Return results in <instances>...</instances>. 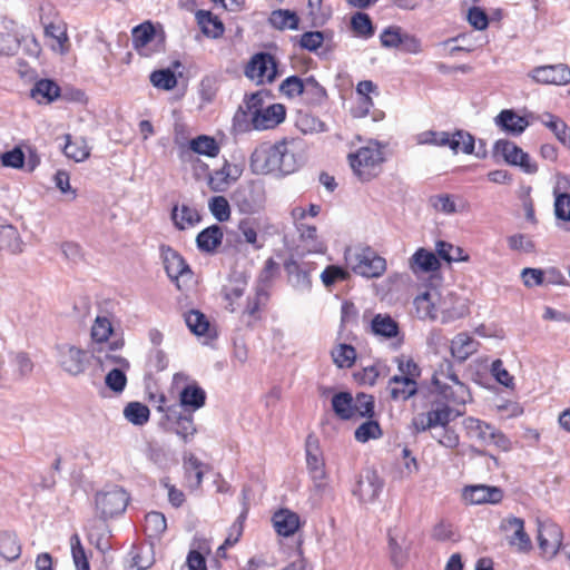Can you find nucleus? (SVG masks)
<instances>
[{
    "mask_svg": "<svg viewBox=\"0 0 570 570\" xmlns=\"http://www.w3.org/2000/svg\"><path fill=\"white\" fill-rule=\"evenodd\" d=\"M124 416L134 425H145L150 416L149 407L140 402H129L124 409Z\"/></svg>",
    "mask_w": 570,
    "mask_h": 570,
    "instance_id": "obj_43",
    "label": "nucleus"
},
{
    "mask_svg": "<svg viewBox=\"0 0 570 570\" xmlns=\"http://www.w3.org/2000/svg\"><path fill=\"white\" fill-rule=\"evenodd\" d=\"M532 78L544 85H568L570 83V67L566 63L540 66L533 69Z\"/></svg>",
    "mask_w": 570,
    "mask_h": 570,
    "instance_id": "obj_16",
    "label": "nucleus"
},
{
    "mask_svg": "<svg viewBox=\"0 0 570 570\" xmlns=\"http://www.w3.org/2000/svg\"><path fill=\"white\" fill-rule=\"evenodd\" d=\"M245 291L246 282H235L223 288V296L227 302L226 308L229 312L235 313L240 307L238 301L244 296Z\"/></svg>",
    "mask_w": 570,
    "mask_h": 570,
    "instance_id": "obj_48",
    "label": "nucleus"
},
{
    "mask_svg": "<svg viewBox=\"0 0 570 570\" xmlns=\"http://www.w3.org/2000/svg\"><path fill=\"white\" fill-rule=\"evenodd\" d=\"M554 215L557 219L570 222V194L559 193L556 194L554 199Z\"/></svg>",
    "mask_w": 570,
    "mask_h": 570,
    "instance_id": "obj_64",
    "label": "nucleus"
},
{
    "mask_svg": "<svg viewBox=\"0 0 570 570\" xmlns=\"http://www.w3.org/2000/svg\"><path fill=\"white\" fill-rule=\"evenodd\" d=\"M296 127L303 134H318L327 130L325 122L311 114H301L296 120Z\"/></svg>",
    "mask_w": 570,
    "mask_h": 570,
    "instance_id": "obj_54",
    "label": "nucleus"
},
{
    "mask_svg": "<svg viewBox=\"0 0 570 570\" xmlns=\"http://www.w3.org/2000/svg\"><path fill=\"white\" fill-rule=\"evenodd\" d=\"M462 425L466 436L478 441L481 445H494L504 452L512 448L510 439L485 421L468 416L463 420Z\"/></svg>",
    "mask_w": 570,
    "mask_h": 570,
    "instance_id": "obj_3",
    "label": "nucleus"
},
{
    "mask_svg": "<svg viewBox=\"0 0 570 570\" xmlns=\"http://www.w3.org/2000/svg\"><path fill=\"white\" fill-rule=\"evenodd\" d=\"M522 151L523 150L517 144L508 139H499L493 146V156H501L510 166L514 165L519 158V154H522Z\"/></svg>",
    "mask_w": 570,
    "mask_h": 570,
    "instance_id": "obj_44",
    "label": "nucleus"
},
{
    "mask_svg": "<svg viewBox=\"0 0 570 570\" xmlns=\"http://www.w3.org/2000/svg\"><path fill=\"white\" fill-rule=\"evenodd\" d=\"M118 348L117 343H105L98 348L92 351V357L100 364L101 367H106L110 364L121 366L125 368L130 367V363L127 358L115 354L114 352Z\"/></svg>",
    "mask_w": 570,
    "mask_h": 570,
    "instance_id": "obj_30",
    "label": "nucleus"
},
{
    "mask_svg": "<svg viewBox=\"0 0 570 570\" xmlns=\"http://www.w3.org/2000/svg\"><path fill=\"white\" fill-rule=\"evenodd\" d=\"M413 305L415 308V314L420 320H435L436 318V308L434 303L431 299V294L429 292H424L421 295H417Z\"/></svg>",
    "mask_w": 570,
    "mask_h": 570,
    "instance_id": "obj_51",
    "label": "nucleus"
},
{
    "mask_svg": "<svg viewBox=\"0 0 570 570\" xmlns=\"http://www.w3.org/2000/svg\"><path fill=\"white\" fill-rule=\"evenodd\" d=\"M436 255L439 259H443L451 264L453 262H468L469 255L464 250L445 240H438L435 244Z\"/></svg>",
    "mask_w": 570,
    "mask_h": 570,
    "instance_id": "obj_41",
    "label": "nucleus"
},
{
    "mask_svg": "<svg viewBox=\"0 0 570 570\" xmlns=\"http://www.w3.org/2000/svg\"><path fill=\"white\" fill-rule=\"evenodd\" d=\"M459 415H462V412L456 411L454 413L449 404H436L435 407L428 411L426 426H449V423Z\"/></svg>",
    "mask_w": 570,
    "mask_h": 570,
    "instance_id": "obj_36",
    "label": "nucleus"
},
{
    "mask_svg": "<svg viewBox=\"0 0 570 570\" xmlns=\"http://www.w3.org/2000/svg\"><path fill=\"white\" fill-rule=\"evenodd\" d=\"M189 149L197 155L206 156V157H217L220 147L216 139L212 136L199 135L196 138L189 140Z\"/></svg>",
    "mask_w": 570,
    "mask_h": 570,
    "instance_id": "obj_38",
    "label": "nucleus"
},
{
    "mask_svg": "<svg viewBox=\"0 0 570 570\" xmlns=\"http://www.w3.org/2000/svg\"><path fill=\"white\" fill-rule=\"evenodd\" d=\"M383 159V153L379 144L372 141L348 155L354 174L363 181H367L376 175L375 170Z\"/></svg>",
    "mask_w": 570,
    "mask_h": 570,
    "instance_id": "obj_4",
    "label": "nucleus"
},
{
    "mask_svg": "<svg viewBox=\"0 0 570 570\" xmlns=\"http://www.w3.org/2000/svg\"><path fill=\"white\" fill-rule=\"evenodd\" d=\"M223 230L219 225H212L200 233L196 237V245L200 252L213 253L223 242Z\"/></svg>",
    "mask_w": 570,
    "mask_h": 570,
    "instance_id": "obj_33",
    "label": "nucleus"
},
{
    "mask_svg": "<svg viewBox=\"0 0 570 570\" xmlns=\"http://www.w3.org/2000/svg\"><path fill=\"white\" fill-rule=\"evenodd\" d=\"M234 199L242 213H258L266 203L265 186L262 181L252 180L235 191Z\"/></svg>",
    "mask_w": 570,
    "mask_h": 570,
    "instance_id": "obj_9",
    "label": "nucleus"
},
{
    "mask_svg": "<svg viewBox=\"0 0 570 570\" xmlns=\"http://www.w3.org/2000/svg\"><path fill=\"white\" fill-rule=\"evenodd\" d=\"M206 397L205 390L197 382L193 381L181 389L179 392V403L176 404L180 406V410L194 413L205 405Z\"/></svg>",
    "mask_w": 570,
    "mask_h": 570,
    "instance_id": "obj_20",
    "label": "nucleus"
},
{
    "mask_svg": "<svg viewBox=\"0 0 570 570\" xmlns=\"http://www.w3.org/2000/svg\"><path fill=\"white\" fill-rule=\"evenodd\" d=\"M432 383L436 386L440 395L450 404L464 405L471 399L469 387L463 382L448 383L438 379V375H433Z\"/></svg>",
    "mask_w": 570,
    "mask_h": 570,
    "instance_id": "obj_18",
    "label": "nucleus"
},
{
    "mask_svg": "<svg viewBox=\"0 0 570 570\" xmlns=\"http://www.w3.org/2000/svg\"><path fill=\"white\" fill-rule=\"evenodd\" d=\"M160 257L167 276L175 283L179 291L188 287L193 278V272L183 256L168 245H160Z\"/></svg>",
    "mask_w": 570,
    "mask_h": 570,
    "instance_id": "obj_6",
    "label": "nucleus"
},
{
    "mask_svg": "<svg viewBox=\"0 0 570 570\" xmlns=\"http://www.w3.org/2000/svg\"><path fill=\"white\" fill-rule=\"evenodd\" d=\"M30 96L40 104H50L61 96V88L52 79H40L33 85Z\"/></svg>",
    "mask_w": 570,
    "mask_h": 570,
    "instance_id": "obj_32",
    "label": "nucleus"
},
{
    "mask_svg": "<svg viewBox=\"0 0 570 570\" xmlns=\"http://www.w3.org/2000/svg\"><path fill=\"white\" fill-rule=\"evenodd\" d=\"M373 335L384 340H391L400 334L399 323L386 313H379L373 316L370 323Z\"/></svg>",
    "mask_w": 570,
    "mask_h": 570,
    "instance_id": "obj_24",
    "label": "nucleus"
},
{
    "mask_svg": "<svg viewBox=\"0 0 570 570\" xmlns=\"http://www.w3.org/2000/svg\"><path fill=\"white\" fill-rule=\"evenodd\" d=\"M561 528L552 521H542L538 525V543L539 549L548 559L553 558L562 544Z\"/></svg>",
    "mask_w": 570,
    "mask_h": 570,
    "instance_id": "obj_13",
    "label": "nucleus"
},
{
    "mask_svg": "<svg viewBox=\"0 0 570 570\" xmlns=\"http://www.w3.org/2000/svg\"><path fill=\"white\" fill-rule=\"evenodd\" d=\"M129 499V494L122 488L114 485L96 493V510L101 519L107 520L124 513Z\"/></svg>",
    "mask_w": 570,
    "mask_h": 570,
    "instance_id": "obj_7",
    "label": "nucleus"
},
{
    "mask_svg": "<svg viewBox=\"0 0 570 570\" xmlns=\"http://www.w3.org/2000/svg\"><path fill=\"white\" fill-rule=\"evenodd\" d=\"M296 227L299 232L301 239L306 244L308 252L324 253L325 247L323 243L318 240L317 229L315 226L298 223Z\"/></svg>",
    "mask_w": 570,
    "mask_h": 570,
    "instance_id": "obj_46",
    "label": "nucleus"
},
{
    "mask_svg": "<svg viewBox=\"0 0 570 570\" xmlns=\"http://www.w3.org/2000/svg\"><path fill=\"white\" fill-rule=\"evenodd\" d=\"M286 108L282 104H273L255 110L252 115V127L256 130L272 129L285 120Z\"/></svg>",
    "mask_w": 570,
    "mask_h": 570,
    "instance_id": "obj_15",
    "label": "nucleus"
},
{
    "mask_svg": "<svg viewBox=\"0 0 570 570\" xmlns=\"http://www.w3.org/2000/svg\"><path fill=\"white\" fill-rule=\"evenodd\" d=\"M384 482L373 469H365L358 476L353 494L364 503L374 502L383 490Z\"/></svg>",
    "mask_w": 570,
    "mask_h": 570,
    "instance_id": "obj_14",
    "label": "nucleus"
},
{
    "mask_svg": "<svg viewBox=\"0 0 570 570\" xmlns=\"http://www.w3.org/2000/svg\"><path fill=\"white\" fill-rule=\"evenodd\" d=\"M111 333L112 326L110 321L105 316H97L91 328V336L94 341L98 344H105Z\"/></svg>",
    "mask_w": 570,
    "mask_h": 570,
    "instance_id": "obj_61",
    "label": "nucleus"
},
{
    "mask_svg": "<svg viewBox=\"0 0 570 570\" xmlns=\"http://www.w3.org/2000/svg\"><path fill=\"white\" fill-rule=\"evenodd\" d=\"M268 297V291L263 284H258L255 288V294L247 297L243 316L248 317V325L261 320V307L266 304Z\"/></svg>",
    "mask_w": 570,
    "mask_h": 570,
    "instance_id": "obj_27",
    "label": "nucleus"
},
{
    "mask_svg": "<svg viewBox=\"0 0 570 570\" xmlns=\"http://www.w3.org/2000/svg\"><path fill=\"white\" fill-rule=\"evenodd\" d=\"M507 242L509 248L515 252L530 254L535 250L533 240L525 234L517 233L510 235L508 236Z\"/></svg>",
    "mask_w": 570,
    "mask_h": 570,
    "instance_id": "obj_62",
    "label": "nucleus"
},
{
    "mask_svg": "<svg viewBox=\"0 0 570 570\" xmlns=\"http://www.w3.org/2000/svg\"><path fill=\"white\" fill-rule=\"evenodd\" d=\"M45 36L51 40L50 47L53 51L65 53L68 51L67 26L63 21H51L45 24Z\"/></svg>",
    "mask_w": 570,
    "mask_h": 570,
    "instance_id": "obj_26",
    "label": "nucleus"
},
{
    "mask_svg": "<svg viewBox=\"0 0 570 570\" xmlns=\"http://www.w3.org/2000/svg\"><path fill=\"white\" fill-rule=\"evenodd\" d=\"M354 404V397L352 393L343 391L337 392L332 397V409L337 417L341 420L353 419L352 405Z\"/></svg>",
    "mask_w": 570,
    "mask_h": 570,
    "instance_id": "obj_39",
    "label": "nucleus"
},
{
    "mask_svg": "<svg viewBox=\"0 0 570 570\" xmlns=\"http://www.w3.org/2000/svg\"><path fill=\"white\" fill-rule=\"evenodd\" d=\"M305 79L296 75L286 77L279 85V92L288 98L295 99L303 96V89H305Z\"/></svg>",
    "mask_w": 570,
    "mask_h": 570,
    "instance_id": "obj_55",
    "label": "nucleus"
},
{
    "mask_svg": "<svg viewBox=\"0 0 570 570\" xmlns=\"http://www.w3.org/2000/svg\"><path fill=\"white\" fill-rule=\"evenodd\" d=\"M382 435V430L377 421L368 419L362 423L354 433L356 441L365 443L373 439H379Z\"/></svg>",
    "mask_w": 570,
    "mask_h": 570,
    "instance_id": "obj_58",
    "label": "nucleus"
},
{
    "mask_svg": "<svg viewBox=\"0 0 570 570\" xmlns=\"http://www.w3.org/2000/svg\"><path fill=\"white\" fill-rule=\"evenodd\" d=\"M539 120L553 132L563 147L570 149V127L560 117L544 112L539 117Z\"/></svg>",
    "mask_w": 570,
    "mask_h": 570,
    "instance_id": "obj_29",
    "label": "nucleus"
},
{
    "mask_svg": "<svg viewBox=\"0 0 570 570\" xmlns=\"http://www.w3.org/2000/svg\"><path fill=\"white\" fill-rule=\"evenodd\" d=\"M58 363L71 376L82 374L89 363L88 353L75 345L63 344L57 347Z\"/></svg>",
    "mask_w": 570,
    "mask_h": 570,
    "instance_id": "obj_11",
    "label": "nucleus"
},
{
    "mask_svg": "<svg viewBox=\"0 0 570 570\" xmlns=\"http://www.w3.org/2000/svg\"><path fill=\"white\" fill-rule=\"evenodd\" d=\"M212 215L220 223L230 218V206L224 196H214L208 202Z\"/></svg>",
    "mask_w": 570,
    "mask_h": 570,
    "instance_id": "obj_60",
    "label": "nucleus"
},
{
    "mask_svg": "<svg viewBox=\"0 0 570 570\" xmlns=\"http://www.w3.org/2000/svg\"><path fill=\"white\" fill-rule=\"evenodd\" d=\"M167 411L168 414L161 416L160 426L166 431L175 433L185 443L190 441L197 432L194 423V413L180 410V406L176 403L170 404V409Z\"/></svg>",
    "mask_w": 570,
    "mask_h": 570,
    "instance_id": "obj_8",
    "label": "nucleus"
},
{
    "mask_svg": "<svg viewBox=\"0 0 570 570\" xmlns=\"http://www.w3.org/2000/svg\"><path fill=\"white\" fill-rule=\"evenodd\" d=\"M271 24L279 30L298 28L299 19L294 11L287 9L274 10L269 17Z\"/></svg>",
    "mask_w": 570,
    "mask_h": 570,
    "instance_id": "obj_42",
    "label": "nucleus"
},
{
    "mask_svg": "<svg viewBox=\"0 0 570 570\" xmlns=\"http://www.w3.org/2000/svg\"><path fill=\"white\" fill-rule=\"evenodd\" d=\"M351 27L356 37L365 40L372 38L375 32L373 22L365 12H356L351 19Z\"/></svg>",
    "mask_w": 570,
    "mask_h": 570,
    "instance_id": "obj_49",
    "label": "nucleus"
},
{
    "mask_svg": "<svg viewBox=\"0 0 570 570\" xmlns=\"http://www.w3.org/2000/svg\"><path fill=\"white\" fill-rule=\"evenodd\" d=\"M272 520L276 532L283 537L293 535L299 527L298 514L288 509L275 512Z\"/></svg>",
    "mask_w": 570,
    "mask_h": 570,
    "instance_id": "obj_28",
    "label": "nucleus"
},
{
    "mask_svg": "<svg viewBox=\"0 0 570 570\" xmlns=\"http://www.w3.org/2000/svg\"><path fill=\"white\" fill-rule=\"evenodd\" d=\"M409 268L415 276L438 272L441 263L436 254L424 247L417 248L409 259Z\"/></svg>",
    "mask_w": 570,
    "mask_h": 570,
    "instance_id": "obj_17",
    "label": "nucleus"
},
{
    "mask_svg": "<svg viewBox=\"0 0 570 570\" xmlns=\"http://www.w3.org/2000/svg\"><path fill=\"white\" fill-rule=\"evenodd\" d=\"M66 144L63 146V153L68 158L76 161H83L90 155V150L83 140L71 141V136L66 135Z\"/></svg>",
    "mask_w": 570,
    "mask_h": 570,
    "instance_id": "obj_57",
    "label": "nucleus"
},
{
    "mask_svg": "<svg viewBox=\"0 0 570 570\" xmlns=\"http://www.w3.org/2000/svg\"><path fill=\"white\" fill-rule=\"evenodd\" d=\"M284 269L288 277V283L294 291L306 294L312 291L311 273L315 269L314 263L298 262L289 258L284 263Z\"/></svg>",
    "mask_w": 570,
    "mask_h": 570,
    "instance_id": "obj_12",
    "label": "nucleus"
},
{
    "mask_svg": "<svg viewBox=\"0 0 570 570\" xmlns=\"http://www.w3.org/2000/svg\"><path fill=\"white\" fill-rule=\"evenodd\" d=\"M127 370L128 368L121 366L110 370L105 377L106 386L117 394L121 393L127 385Z\"/></svg>",
    "mask_w": 570,
    "mask_h": 570,
    "instance_id": "obj_56",
    "label": "nucleus"
},
{
    "mask_svg": "<svg viewBox=\"0 0 570 570\" xmlns=\"http://www.w3.org/2000/svg\"><path fill=\"white\" fill-rule=\"evenodd\" d=\"M131 36L134 48L141 51L155 38L154 24L145 21L132 29Z\"/></svg>",
    "mask_w": 570,
    "mask_h": 570,
    "instance_id": "obj_47",
    "label": "nucleus"
},
{
    "mask_svg": "<svg viewBox=\"0 0 570 570\" xmlns=\"http://www.w3.org/2000/svg\"><path fill=\"white\" fill-rule=\"evenodd\" d=\"M494 121L498 127L512 136L521 135L529 126V121L512 109L502 110Z\"/></svg>",
    "mask_w": 570,
    "mask_h": 570,
    "instance_id": "obj_23",
    "label": "nucleus"
},
{
    "mask_svg": "<svg viewBox=\"0 0 570 570\" xmlns=\"http://www.w3.org/2000/svg\"><path fill=\"white\" fill-rule=\"evenodd\" d=\"M502 528L513 530V534L509 537V544L515 547L519 552H529L532 549L531 539L524 531V521L518 517H509L503 520Z\"/></svg>",
    "mask_w": 570,
    "mask_h": 570,
    "instance_id": "obj_21",
    "label": "nucleus"
},
{
    "mask_svg": "<svg viewBox=\"0 0 570 570\" xmlns=\"http://www.w3.org/2000/svg\"><path fill=\"white\" fill-rule=\"evenodd\" d=\"M167 529L165 515L158 511L148 512L145 517V531L150 538H159Z\"/></svg>",
    "mask_w": 570,
    "mask_h": 570,
    "instance_id": "obj_52",
    "label": "nucleus"
},
{
    "mask_svg": "<svg viewBox=\"0 0 570 570\" xmlns=\"http://www.w3.org/2000/svg\"><path fill=\"white\" fill-rule=\"evenodd\" d=\"M21 548L17 539L10 534L0 537V554L8 561H13L19 558Z\"/></svg>",
    "mask_w": 570,
    "mask_h": 570,
    "instance_id": "obj_63",
    "label": "nucleus"
},
{
    "mask_svg": "<svg viewBox=\"0 0 570 570\" xmlns=\"http://www.w3.org/2000/svg\"><path fill=\"white\" fill-rule=\"evenodd\" d=\"M0 249L8 250L12 254L21 253L23 243L18 229L10 225H0Z\"/></svg>",
    "mask_w": 570,
    "mask_h": 570,
    "instance_id": "obj_37",
    "label": "nucleus"
},
{
    "mask_svg": "<svg viewBox=\"0 0 570 570\" xmlns=\"http://www.w3.org/2000/svg\"><path fill=\"white\" fill-rule=\"evenodd\" d=\"M196 19L205 36L213 39L223 36L225 31L224 24L218 17L214 16L210 11L198 10L196 12Z\"/></svg>",
    "mask_w": 570,
    "mask_h": 570,
    "instance_id": "obj_35",
    "label": "nucleus"
},
{
    "mask_svg": "<svg viewBox=\"0 0 570 570\" xmlns=\"http://www.w3.org/2000/svg\"><path fill=\"white\" fill-rule=\"evenodd\" d=\"M480 343L468 333H459L451 341V354L460 363L478 352Z\"/></svg>",
    "mask_w": 570,
    "mask_h": 570,
    "instance_id": "obj_25",
    "label": "nucleus"
},
{
    "mask_svg": "<svg viewBox=\"0 0 570 570\" xmlns=\"http://www.w3.org/2000/svg\"><path fill=\"white\" fill-rule=\"evenodd\" d=\"M278 62L268 52L255 53L245 68V76L257 83H272L278 75Z\"/></svg>",
    "mask_w": 570,
    "mask_h": 570,
    "instance_id": "obj_10",
    "label": "nucleus"
},
{
    "mask_svg": "<svg viewBox=\"0 0 570 570\" xmlns=\"http://www.w3.org/2000/svg\"><path fill=\"white\" fill-rule=\"evenodd\" d=\"M390 396L394 401H406L417 393V382L410 377L393 375L387 382Z\"/></svg>",
    "mask_w": 570,
    "mask_h": 570,
    "instance_id": "obj_22",
    "label": "nucleus"
},
{
    "mask_svg": "<svg viewBox=\"0 0 570 570\" xmlns=\"http://www.w3.org/2000/svg\"><path fill=\"white\" fill-rule=\"evenodd\" d=\"M448 147L455 154L462 151L471 155L474 153L475 139L474 137L464 130H456L452 136L449 135Z\"/></svg>",
    "mask_w": 570,
    "mask_h": 570,
    "instance_id": "obj_40",
    "label": "nucleus"
},
{
    "mask_svg": "<svg viewBox=\"0 0 570 570\" xmlns=\"http://www.w3.org/2000/svg\"><path fill=\"white\" fill-rule=\"evenodd\" d=\"M331 355L337 367L348 368L356 360V350L351 344L341 343L332 350Z\"/></svg>",
    "mask_w": 570,
    "mask_h": 570,
    "instance_id": "obj_45",
    "label": "nucleus"
},
{
    "mask_svg": "<svg viewBox=\"0 0 570 570\" xmlns=\"http://www.w3.org/2000/svg\"><path fill=\"white\" fill-rule=\"evenodd\" d=\"M344 258L353 273L366 278L380 277L386 269V261L368 246L347 248Z\"/></svg>",
    "mask_w": 570,
    "mask_h": 570,
    "instance_id": "obj_2",
    "label": "nucleus"
},
{
    "mask_svg": "<svg viewBox=\"0 0 570 570\" xmlns=\"http://www.w3.org/2000/svg\"><path fill=\"white\" fill-rule=\"evenodd\" d=\"M374 397L370 394L357 393L352 405L353 417L372 419L374 416Z\"/></svg>",
    "mask_w": 570,
    "mask_h": 570,
    "instance_id": "obj_53",
    "label": "nucleus"
},
{
    "mask_svg": "<svg viewBox=\"0 0 570 570\" xmlns=\"http://www.w3.org/2000/svg\"><path fill=\"white\" fill-rule=\"evenodd\" d=\"M463 495L472 504H495L502 501L503 491L499 487L478 484L465 487Z\"/></svg>",
    "mask_w": 570,
    "mask_h": 570,
    "instance_id": "obj_19",
    "label": "nucleus"
},
{
    "mask_svg": "<svg viewBox=\"0 0 570 570\" xmlns=\"http://www.w3.org/2000/svg\"><path fill=\"white\" fill-rule=\"evenodd\" d=\"M185 323L190 332L197 336L205 335L209 328L206 315L198 309H190L184 314Z\"/></svg>",
    "mask_w": 570,
    "mask_h": 570,
    "instance_id": "obj_50",
    "label": "nucleus"
},
{
    "mask_svg": "<svg viewBox=\"0 0 570 570\" xmlns=\"http://www.w3.org/2000/svg\"><path fill=\"white\" fill-rule=\"evenodd\" d=\"M305 89H303V99L311 107H320L327 100L326 89L316 80L314 76L305 78Z\"/></svg>",
    "mask_w": 570,
    "mask_h": 570,
    "instance_id": "obj_34",
    "label": "nucleus"
},
{
    "mask_svg": "<svg viewBox=\"0 0 570 570\" xmlns=\"http://www.w3.org/2000/svg\"><path fill=\"white\" fill-rule=\"evenodd\" d=\"M306 469L317 494H324L327 484V472L325 460L320 449L318 440L308 435L305 442Z\"/></svg>",
    "mask_w": 570,
    "mask_h": 570,
    "instance_id": "obj_5",
    "label": "nucleus"
},
{
    "mask_svg": "<svg viewBox=\"0 0 570 570\" xmlns=\"http://www.w3.org/2000/svg\"><path fill=\"white\" fill-rule=\"evenodd\" d=\"M150 82L156 88L171 90L176 87L177 79L170 69H160L151 72Z\"/></svg>",
    "mask_w": 570,
    "mask_h": 570,
    "instance_id": "obj_59",
    "label": "nucleus"
},
{
    "mask_svg": "<svg viewBox=\"0 0 570 570\" xmlns=\"http://www.w3.org/2000/svg\"><path fill=\"white\" fill-rule=\"evenodd\" d=\"M298 142L283 139L275 144L263 142L252 153L249 165L254 174L286 176L295 173L302 165Z\"/></svg>",
    "mask_w": 570,
    "mask_h": 570,
    "instance_id": "obj_1",
    "label": "nucleus"
},
{
    "mask_svg": "<svg viewBox=\"0 0 570 570\" xmlns=\"http://www.w3.org/2000/svg\"><path fill=\"white\" fill-rule=\"evenodd\" d=\"M170 216L174 226L179 230L193 227L202 219L198 210L195 207H190L186 204H183L181 206L177 204L174 205Z\"/></svg>",
    "mask_w": 570,
    "mask_h": 570,
    "instance_id": "obj_31",
    "label": "nucleus"
}]
</instances>
